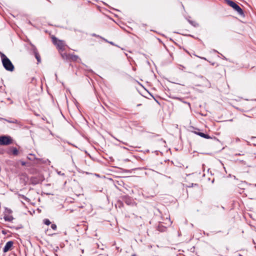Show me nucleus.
I'll return each instance as SVG.
<instances>
[{
    "label": "nucleus",
    "instance_id": "nucleus-3",
    "mask_svg": "<svg viewBox=\"0 0 256 256\" xmlns=\"http://www.w3.org/2000/svg\"><path fill=\"white\" fill-rule=\"evenodd\" d=\"M226 4L232 8L240 15L244 14V12L236 2L230 0H226Z\"/></svg>",
    "mask_w": 256,
    "mask_h": 256
},
{
    "label": "nucleus",
    "instance_id": "nucleus-17",
    "mask_svg": "<svg viewBox=\"0 0 256 256\" xmlns=\"http://www.w3.org/2000/svg\"><path fill=\"white\" fill-rule=\"evenodd\" d=\"M8 211L9 213H11L12 212V210H8Z\"/></svg>",
    "mask_w": 256,
    "mask_h": 256
},
{
    "label": "nucleus",
    "instance_id": "nucleus-10",
    "mask_svg": "<svg viewBox=\"0 0 256 256\" xmlns=\"http://www.w3.org/2000/svg\"><path fill=\"white\" fill-rule=\"evenodd\" d=\"M78 58V56L76 55L70 54L69 60L72 61H76Z\"/></svg>",
    "mask_w": 256,
    "mask_h": 256
},
{
    "label": "nucleus",
    "instance_id": "nucleus-9",
    "mask_svg": "<svg viewBox=\"0 0 256 256\" xmlns=\"http://www.w3.org/2000/svg\"><path fill=\"white\" fill-rule=\"evenodd\" d=\"M196 134L200 136L201 137L205 138L208 139V138H210V136H209L208 134H205L203 132H196Z\"/></svg>",
    "mask_w": 256,
    "mask_h": 256
},
{
    "label": "nucleus",
    "instance_id": "nucleus-7",
    "mask_svg": "<svg viewBox=\"0 0 256 256\" xmlns=\"http://www.w3.org/2000/svg\"><path fill=\"white\" fill-rule=\"evenodd\" d=\"M145 98H150L149 96H150V97L152 98L156 102L158 103V104H159V102H158V101L154 97V96L152 95L148 90H146V88H145Z\"/></svg>",
    "mask_w": 256,
    "mask_h": 256
},
{
    "label": "nucleus",
    "instance_id": "nucleus-13",
    "mask_svg": "<svg viewBox=\"0 0 256 256\" xmlns=\"http://www.w3.org/2000/svg\"><path fill=\"white\" fill-rule=\"evenodd\" d=\"M44 224H46V225H48V226L50 224V222L48 219H44Z\"/></svg>",
    "mask_w": 256,
    "mask_h": 256
},
{
    "label": "nucleus",
    "instance_id": "nucleus-2",
    "mask_svg": "<svg viewBox=\"0 0 256 256\" xmlns=\"http://www.w3.org/2000/svg\"><path fill=\"white\" fill-rule=\"evenodd\" d=\"M52 40L53 43L56 46L59 52L64 50L66 44L64 41L59 40L56 37H52Z\"/></svg>",
    "mask_w": 256,
    "mask_h": 256
},
{
    "label": "nucleus",
    "instance_id": "nucleus-20",
    "mask_svg": "<svg viewBox=\"0 0 256 256\" xmlns=\"http://www.w3.org/2000/svg\"><path fill=\"white\" fill-rule=\"evenodd\" d=\"M132 256H135V254H132Z\"/></svg>",
    "mask_w": 256,
    "mask_h": 256
},
{
    "label": "nucleus",
    "instance_id": "nucleus-18",
    "mask_svg": "<svg viewBox=\"0 0 256 256\" xmlns=\"http://www.w3.org/2000/svg\"><path fill=\"white\" fill-rule=\"evenodd\" d=\"M158 230L159 231H162V230H160V227H159V226H158Z\"/></svg>",
    "mask_w": 256,
    "mask_h": 256
},
{
    "label": "nucleus",
    "instance_id": "nucleus-1",
    "mask_svg": "<svg viewBox=\"0 0 256 256\" xmlns=\"http://www.w3.org/2000/svg\"><path fill=\"white\" fill-rule=\"evenodd\" d=\"M2 63L4 68L10 72H12L14 70V66L10 59L4 54H2Z\"/></svg>",
    "mask_w": 256,
    "mask_h": 256
},
{
    "label": "nucleus",
    "instance_id": "nucleus-5",
    "mask_svg": "<svg viewBox=\"0 0 256 256\" xmlns=\"http://www.w3.org/2000/svg\"><path fill=\"white\" fill-rule=\"evenodd\" d=\"M13 242L12 241H9L7 242L3 248V252H6L11 250Z\"/></svg>",
    "mask_w": 256,
    "mask_h": 256
},
{
    "label": "nucleus",
    "instance_id": "nucleus-8",
    "mask_svg": "<svg viewBox=\"0 0 256 256\" xmlns=\"http://www.w3.org/2000/svg\"><path fill=\"white\" fill-rule=\"evenodd\" d=\"M61 52V51L59 52L60 53L62 58L64 60H69L70 54H68L66 52Z\"/></svg>",
    "mask_w": 256,
    "mask_h": 256
},
{
    "label": "nucleus",
    "instance_id": "nucleus-11",
    "mask_svg": "<svg viewBox=\"0 0 256 256\" xmlns=\"http://www.w3.org/2000/svg\"><path fill=\"white\" fill-rule=\"evenodd\" d=\"M6 221L12 222L14 220V217L12 216H8L4 214V217Z\"/></svg>",
    "mask_w": 256,
    "mask_h": 256
},
{
    "label": "nucleus",
    "instance_id": "nucleus-12",
    "mask_svg": "<svg viewBox=\"0 0 256 256\" xmlns=\"http://www.w3.org/2000/svg\"><path fill=\"white\" fill-rule=\"evenodd\" d=\"M34 53L35 57L38 60V62H40V54H38V52L36 51H34Z\"/></svg>",
    "mask_w": 256,
    "mask_h": 256
},
{
    "label": "nucleus",
    "instance_id": "nucleus-6",
    "mask_svg": "<svg viewBox=\"0 0 256 256\" xmlns=\"http://www.w3.org/2000/svg\"><path fill=\"white\" fill-rule=\"evenodd\" d=\"M122 199L123 202L128 205L130 204L132 202V200L128 196H123Z\"/></svg>",
    "mask_w": 256,
    "mask_h": 256
},
{
    "label": "nucleus",
    "instance_id": "nucleus-15",
    "mask_svg": "<svg viewBox=\"0 0 256 256\" xmlns=\"http://www.w3.org/2000/svg\"><path fill=\"white\" fill-rule=\"evenodd\" d=\"M21 164H22V166H25V165H26V162H21Z\"/></svg>",
    "mask_w": 256,
    "mask_h": 256
},
{
    "label": "nucleus",
    "instance_id": "nucleus-14",
    "mask_svg": "<svg viewBox=\"0 0 256 256\" xmlns=\"http://www.w3.org/2000/svg\"><path fill=\"white\" fill-rule=\"evenodd\" d=\"M51 228H52V229H53L54 230H56V228H57V227H56V224H52L51 225Z\"/></svg>",
    "mask_w": 256,
    "mask_h": 256
},
{
    "label": "nucleus",
    "instance_id": "nucleus-16",
    "mask_svg": "<svg viewBox=\"0 0 256 256\" xmlns=\"http://www.w3.org/2000/svg\"><path fill=\"white\" fill-rule=\"evenodd\" d=\"M16 153H17V150H14V154H16Z\"/></svg>",
    "mask_w": 256,
    "mask_h": 256
},
{
    "label": "nucleus",
    "instance_id": "nucleus-4",
    "mask_svg": "<svg viewBox=\"0 0 256 256\" xmlns=\"http://www.w3.org/2000/svg\"><path fill=\"white\" fill-rule=\"evenodd\" d=\"M12 143V139L9 136H0V144L8 145Z\"/></svg>",
    "mask_w": 256,
    "mask_h": 256
},
{
    "label": "nucleus",
    "instance_id": "nucleus-19",
    "mask_svg": "<svg viewBox=\"0 0 256 256\" xmlns=\"http://www.w3.org/2000/svg\"><path fill=\"white\" fill-rule=\"evenodd\" d=\"M110 44H113L112 42H110Z\"/></svg>",
    "mask_w": 256,
    "mask_h": 256
}]
</instances>
